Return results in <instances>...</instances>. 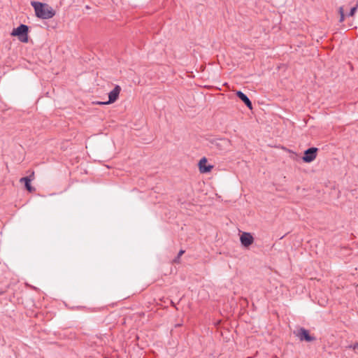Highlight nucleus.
<instances>
[{
	"instance_id": "1",
	"label": "nucleus",
	"mask_w": 358,
	"mask_h": 358,
	"mask_svg": "<svg viewBox=\"0 0 358 358\" xmlns=\"http://www.w3.org/2000/svg\"><path fill=\"white\" fill-rule=\"evenodd\" d=\"M31 6L34 8L37 17L48 20L55 15V10L48 4L38 1H31Z\"/></svg>"
},
{
	"instance_id": "2",
	"label": "nucleus",
	"mask_w": 358,
	"mask_h": 358,
	"mask_svg": "<svg viewBox=\"0 0 358 358\" xmlns=\"http://www.w3.org/2000/svg\"><path fill=\"white\" fill-rule=\"evenodd\" d=\"M27 32L28 27L25 24H20L17 28L13 29L11 35L18 36L22 42H27Z\"/></svg>"
},
{
	"instance_id": "3",
	"label": "nucleus",
	"mask_w": 358,
	"mask_h": 358,
	"mask_svg": "<svg viewBox=\"0 0 358 358\" xmlns=\"http://www.w3.org/2000/svg\"><path fill=\"white\" fill-rule=\"evenodd\" d=\"M121 88L119 85H116L114 89L108 94V101L104 102H99V104L106 105L114 103L118 98Z\"/></svg>"
},
{
	"instance_id": "4",
	"label": "nucleus",
	"mask_w": 358,
	"mask_h": 358,
	"mask_svg": "<svg viewBox=\"0 0 358 358\" xmlns=\"http://www.w3.org/2000/svg\"><path fill=\"white\" fill-rule=\"evenodd\" d=\"M317 148H310L306 150L304 152V155L302 158L303 162L310 163L315 160L317 157Z\"/></svg>"
},
{
	"instance_id": "5",
	"label": "nucleus",
	"mask_w": 358,
	"mask_h": 358,
	"mask_svg": "<svg viewBox=\"0 0 358 358\" xmlns=\"http://www.w3.org/2000/svg\"><path fill=\"white\" fill-rule=\"evenodd\" d=\"M240 241H241V244L244 246V247H249L250 245L252 244L253 241H254V238L253 236L251 235L250 233H248V232H243L241 235V237H240Z\"/></svg>"
},
{
	"instance_id": "6",
	"label": "nucleus",
	"mask_w": 358,
	"mask_h": 358,
	"mask_svg": "<svg viewBox=\"0 0 358 358\" xmlns=\"http://www.w3.org/2000/svg\"><path fill=\"white\" fill-rule=\"evenodd\" d=\"M207 159L206 157L201 158L199 162V169L201 173H208L213 169L212 165H207Z\"/></svg>"
},
{
	"instance_id": "7",
	"label": "nucleus",
	"mask_w": 358,
	"mask_h": 358,
	"mask_svg": "<svg viewBox=\"0 0 358 358\" xmlns=\"http://www.w3.org/2000/svg\"><path fill=\"white\" fill-rule=\"evenodd\" d=\"M297 336L300 338V340H305L306 341H312L314 340L313 337L309 335L308 331L301 328L297 333Z\"/></svg>"
},
{
	"instance_id": "8",
	"label": "nucleus",
	"mask_w": 358,
	"mask_h": 358,
	"mask_svg": "<svg viewBox=\"0 0 358 358\" xmlns=\"http://www.w3.org/2000/svg\"><path fill=\"white\" fill-rule=\"evenodd\" d=\"M236 96L249 108H252V102L249 98L241 91L236 92Z\"/></svg>"
},
{
	"instance_id": "9",
	"label": "nucleus",
	"mask_w": 358,
	"mask_h": 358,
	"mask_svg": "<svg viewBox=\"0 0 358 358\" xmlns=\"http://www.w3.org/2000/svg\"><path fill=\"white\" fill-rule=\"evenodd\" d=\"M20 181L21 182H24L25 187L27 188V189L29 192H31L34 191V188H33L31 186V184H30L31 180L29 178H27V177L22 178Z\"/></svg>"
},
{
	"instance_id": "10",
	"label": "nucleus",
	"mask_w": 358,
	"mask_h": 358,
	"mask_svg": "<svg viewBox=\"0 0 358 358\" xmlns=\"http://www.w3.org/2000/svg\"><path fill=\"white\" fill-rule=\"evenodd\" d=\"M338 12H339V14H340V22H342L344 21L345 20V15H344V10H343V8L342 6H341L338 9Z\"/></svg>"
},
{
	"instance_id": "11",
	"label": "nucleus",
	"mask_w": 358,
	"mask_h": 358,
	"mask_svg": "<svg viewBox=\"0 0 358 358\" xmlns=\"http://www.w3.org/2000/svg\"><path fill=\"white\" fill-rule=\"evenodd\" d=\"M357 8H358V3H357L356 6L351 8L348 15L353 16L355 15V12L357 11Z\"/></svg>"
},
{
	"instance_id": "12",
	"label": "nucleus",
	"mask_w": 358,
	"mask_h": 358,
	"mask_svg": "<svg viewBox=\"0 0 358 358\" xmlns=\"http://www.w3.org/2000/svg\"><path fill=\"white\" fill-rule=\"evenodd\" d=\"M185 251L182 250H180L178 252V257L176 258V259L174 260L176 262H178V259H180V257L184 254Z\"/></svg>"
},
{
	"instance_id": "13",
	"label": "nucleus",
	"mask_w": 358,
	"mask_h": 358,
	"mask_svg": "<svg viewBox=\"0 0 358 358\" xmlns=\"http://www.w3.org/2000/svg\"><path fill=\"white\" fill-rule=\"evenodd\" d=\"M349 348H352L354 350H358V343L350 345Z\"/></svg>"
}]
</instances>
